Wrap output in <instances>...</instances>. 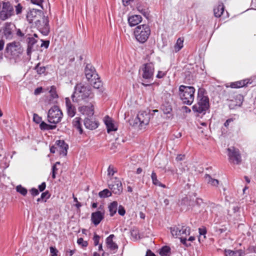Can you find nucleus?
Wrapping results in <instances>:
<instances>
[{
    "instance_id": "52",
    "label": "nucleus",
    "mask_w": 256,
    "mask_h": 256,
    "mask_svg": "<svg viewBox=\"0 0 256 256\" xmlns=\"http://www.w3.org/2000/svg\"><path fill=\"white\" fill-rule=\"evenodd\" d=\"M50 250L52 256H57V253L58 251L56 248L50 246Z\"/></svg>"
},
{
    "instance_id": "23",
    "label": "nucleus",
    "mask_w": 256,
    "mask_h": 256,
    "mask_svg": "<svg viewBox=\"0 0 256 256\" xmlns=\"http://www.w3.org/2000/svg\"><path fill=\"white\" fill-rule=\"evenodd\" d=\"M81 118L80 117L75 118L72 120V126L79 132L80 134L82 133V129L80 122Z\"/></svg>"
},
{
    "instance_id": "1",
    "label": "nucleus",
    "mask_w": 256,
    "mask_h": 256,
    "mask_svg": "<svg viewBox=\"0 0 256 256\" xmlns=\"http://www.w3.org/2000/svg\"><path fill=\"white\" fill-rule=\"evenodd\" d=\"M92 97V94L90 87L82 84H77L75 86L74 92L72 96V101L78 102L80 100H86L88 98Z\"/></svg>"
},
{
    "instance_id": "7",
    "label": "nucleus",
    "mask_w": 256,
    "mask_h": 256,
    "mask_svg": "<svg viewBox=\"0 0 256 256\" xmlns=\"http://www.w3.org/2000/svg\"><path fill=\"white\" fill-rule=\"evenodd\" d=\"M108 182V188L112 193L119 195L122 192L123 190L122 184L118 178H110Z\"/></svg>"
},
{
    "instance_id": "29",
    "label": "nucleus",
    "mask_w": 256,
    "mask_h": 256,
    "mask_svg": "<svg viewBox=\"0 0 256 256\" xmlns=\"http://www.w3.org/2000/svg\"><path fill=\"white\" fill-rule=\"evenodd\" d=\"M184 38H179L176 42V44H175L174 46V50L175 52H178L180 51L184 46Z\"/></svg>"
},
{
    "instance_id": "48",
    "label": "nucleus",
    "mask_w": 256,
    "mask_h": 256,
    "mask_svg": "<svg viewBox=\"0 0 256 256\" xmlns=\"http://www.w3.org/2000/svg\"><path fill=\"white\" fill-rule=\"evenodd\" d=\"M16 14H20L22 12V6L20 4H18L16 6Z\"/></svg>"
},
{
    "instance_id": "60",
    "label": "nucleus",
    "mask_w": 256,
    "mask_h": 256,
    "mask_svg": "<svg viewBox=\"0 0 256 256\" xmlns=\"http://www.w3.org/2000/svg\"><path fill=\"white\" fill-rule=\"evenodd\" d=\"M145 256H156V254L150 250H148Z\"/></svg>"
},
{
    "instance_id": "4",
    "label": "nucleus",
    "mask_w": 256,
    "mask_h": 256,
    "mask_svg": "<svg viewBox=\"0 0 256 256\" xmlns=\"http://www.w3.org/2000/svg\"><path fill=\"white\" fill-rule=\"evenodd\" d=\"M150 33V27L146 24L137 26L134 30V35L136 40L142 44L148 40Z\"/></svg>"
},
{
    "instance_id": "35",
    "label": "nucleus",
    "mask_w": 256,
    "mask_h": 256,
    "mask_svg": "<svg viewBox=\"0 0 256 256\" xmlns=\"http://www.w3.org/2000/svg\"><path fill=\"white\" fill-rule=\"evenodd\" d=\"M225 254L226 256H240V250L234 251L230 250H226Z\"/></svg>"
},
{
    "instance_id": "13",
    "label": "nucleus",
    "mask_w": 256,
    "mask_h": 256,
    "mask_svg": "<svg viewBox=\"0 0 256 256\" xmlns=\"http://www.w3.org/2000/svg\"><path fill=\"white\" fill-rule=\"evenodd\" d=\"M85 75L88 82L98 78V76L94 68L90 64H88L86 66Z\"/></svg>"
},
{
    "instance_id": "59",
    "label": "nucleus",
    "mask_w": 256,
    "mask_h": 256,
    "mask_svg": "<svg viewBox=\"0 0 256 256\" xmlns=\"http://www.w3.org/2000/svg\"><path fill=\"white\" fill-rule=\"evenodd\" d=\"M233 122V119L232 118H228V119L226 122L224 123V126L228 128V126L230 125V124L232 122Z\"/></svg>"
},
{
    "instance_id": "49",
    "label": "nucleus",
    "mask_w": 256,
    "mask_h": 256,
    "mask_svg": "<svg viewBox=\"0 0 256 256\" xmlns=\"http://www.w3.org/2000/svg\"><path fill=\"white\" fill-rule=\"evenodd\" d=\"M33 120L36 124H39L42 121V118L38 114H34L33 116Z\"/></svg>"
},
{
    "instance_id": "50",
    "label": "nucleus",
    "mask_w": 256,
    "mask_h": 256,
    "mask_svg": "<svg viewBox=\"0 0 256 256\" xmlns=\"http://www.w3.org/2000/svg\"><path fill=\"white\" fill-rule=\"evenodd\" d=\"M118 213L120 216H124L126 214V210L123 206L120 205L118 208Z\"/></svg>"
},
{
    "instance_id": "5",
    "label": "nucleus",
    "mask_w": 256,
    "mask_h": 256,
    "mask_svg": "<svg viewBox=\"0 0 256 256\" xmlns=\"http://www.w3.org/2000/svg\"><path fill=\"white\" fill-rule=\"evenodd\" d=\"M154 70V65L152 63H147L142 65L140 70L142 72V78L146 80V82H150L153 80Z\"/></svg>"
},
{
    "instance_id": "33",
    "label": "nucleus",
    "mask_w": 256,
    "mask_h": 256,
    "mask_svg": "<svg viewBox=\"0 0 256 256\" xmlns=\"http://www.w3.org/2000/svg\"><path fill=\"white\" fill-rule=\"evenodd\" d=\"M112 194V191L107 188H106L98 192V196L100 198H106L110 196Z\"/></svg>"
},
{
    "instance_id": "44",
    "label": "nucleus",
    "mask_w": 256,
    "mask_h": 256,
    "mask_svg": "<svg viewBox=\"0 0 256 256\" xmlns=\"http://www.w3.org/2000/svg\"><path fill=\"white\" fill-rule=\"evenodd\" d=\"M77 243L78 245L81 246L82 247H86L88 245V243L86 241L84 240L82 238H78L77 240Z\"/></svg>"
},
{
    "instance_id": "16",
    "label": "nucleus",
    "mask_w": 256,
    "mask_h": 256,
    "mask_svg": "<svg viewBox=\"0 0 256 256\" xmlns=\"http://www.w3.org/2000/svg\"><path fill=\"white\" fill-rule=\"evenodd\" d=\"M78 110L82 114L86 115L88 117H91L94 114V108L92 104L89 106H80L78 108Z\"/></svg>"
},
{
    "instance_id": "40",
    "label": "nucleus",
    "mask_w": 256,
    "mask_h": 256,
    "mask_svg": "<svg viewBox=\"0 0 256 256\" xmlns=\"http://www.w3.org/2000/svg\"><path fill=\"white\" fill-rule=\"evenodd\" d=\"M198 232L200 236L198 238V240L200 242L202 238V236H204V238H206V234L207 231L205 227H202L198 228Z\"/></svg>"
},
{
    "instance_id": "28",
    "label": "nucleus",
    "mask_w": 256,
    "mask_h": 256,
    "mask_svg": "<svg viewBox=\"0 0 256 256\" xmlns=\"http://www.w3.org/2000/svg\"><path fill=\"white\" fill-rule=\"evenodd\" d=\"M89 82L94 88L98 89L102 86V82L98 76V78L92 80Z\"/></svg>"
},
{
    "instance_id": "43",
    "label": "nucleus",
    "mask_w": 256,
    "mask_h": 256,
    "mask_svg": "<svg viewBox=\"0 0 256 256\" xmlns=\"http://www.w3.org/2000/svg\"><path fill=\"white\" fill-rule=\"evenodd\" d=\"M60 164V162H56V164H54L52 166V178L53 179H54L56 178V171L58 170V168H56V165L57 164Z\"/></svg>"
},
{
    "instance_id": "22",
    "label": "nucleus",
    "mask_w": 256,
    "mask_h": 256,
    "mask_svg": "<svg viewBox=\"0 0 256 256\" xmlns=\"http://www.w3.org/2000/svg\"><path fill=\"white\" fill-rule=\"evenodd\" d=\"M37 40L32 37L28 38V48L27 54L28 55L30 54L32 50H34V46L36 43Z\"/></svg>"
},
{
    "instance_id": "32",
    "label": "nucleus",
    "mask_w": 256,
    "mask_h": 256,
    "mask_svg": "<svg viewBox=\"0 0 256 256\" xmlns=\"http://www.w3.org/2000/svg\"><path fill=\"white\" fill-rule=\"evenodd\" d=\"M170 252V248L168 246H162L159 250V254L160 256H169Z\"/></svg>"
},
{
    "instance_id": "26",
    "label": "nucleus",
    "mask_w": 256,
    "mask_h": 256,
    "mask_svg": "<svg viewBox=\"0 0 256 256\" xmlns=\"http://www.w3.org/2000/svg\"><path fill=\"white\" fill-rule=\"evenodd\" d=\"M224 6L221 3L219 4L216 8H214V15L216 17H220L224 12Z\"/></svg>"
},
{
    "instance_id": "19",
    "label": "nucleus",
    "mask_w": 256,
    "mask_h": 256,
    "mask_svg": "<svg viewBox=\"0 0 256 256\" xmlns=\"http://www.w3.org/2000/svg\"><path fill=\"white\" fill-rule=\"evenodd\" d=\"M104 124L106 125L107 131L110 132L112 131H116L117 126L114 124L113 120L108 116H106L104 119Z\"/></svg>"
},
{
    "instance_id": "54",
    "label": "nucleus",
    "mask_w": 256,
    "mask_h": 256,
    "mask_svg": "<svg viewBox=\"0 0 256 256\" xmlns=\"http://www.w3.org/2000/svg\"><path fill=\"white\" fill-rule=\"evenodd\" d=\"M100 239V237L99 236L97 235L96 234H95L94 235L93 240H94V246H97L98 244Z\"/></svg>"
},
{
    "instance_id": "62",
    "label": "nucleus",
    "mask_w": 256,
    "mask_h": 256,
    "mask_svg": "<svg viewBox=\"0 0 256 256\" xmlns=\"http://www.w3.org/2000/svg\"><path fill=\"white\" fill-rule=\"evenodd\" d=\"M180 239L181 242L182 244H184L185 246H187V244H186V240H187L186 238L180 237Z\"/></svg>"
},
{
    "instance_id": "39",
    "label": "nucleus",
    "mask_w": 256,
    "mask_h": 256,
    "mask_svg": "<svg viewBox=\"0 0 256 256\" xmlns=\"http://www.w3.org/2000/svg\"><path fill=\"white\" fill-rule=\"evenodd\" d=\"M162 109L163 110L164 112L166 114H170V112L172 111V106L168 104H167L166 105L163 104L162 106Z\"/></svg>"
},
{
    "instance_id": "34",
    "label": "nucleus",
    "mask_w": 256,
    "mask_h": 256,
    "mask_svg": "<svg viewBox=\"0 0 256 256\" xmlns=\"http://www.w3.org/2000/svg\"><path fill=\"white\" fill-rule=\"evenodd\" d=\"M3 34L6 38H10L12 36V32L9 26H6L3 30Z\"/></svg>"
},
{
    "instance_id": "8",
    "label": "nucleus",
    "mask_w": 256,
    "mask_h": 256,
    "mask_svg": "<svg viewBox=\"0 0 256 256\" xmlns=\"http://www.w3.org/2000/svg\"><path fill=\"white\" fill-rule=\"evenodd\" d=\"M2 4V9L0 12V18L5 20L14 15V10L12 6L9 2H3Z\"/></svg>"
},
{
    "instance_id": "11",
    "label": "nucleus",
    "mask_w": 256,
    "mask_h": 256,
    "mask_svg": "<svg viewBox=\"0 0 256 256\" xmlns=\"http://www.w3.org/2000/svg\"><path fill=\"white\" fill-rule=\"evenodd\" d=\"M230 162L235 164H238L241 162V156L239 150L234 146L227 149Z\"/></svg>"
},
{
    "instance_id": "51",
    "label": "nucleus",
    "mask_w": 256,
    "mask_h": 256,
    "mask_svg": "<svg viewBox=\"0 0 256 256\" xmlns=\"http://www.w3.org/2000/svg\"><path fill=\"white\" fill-rule=\"evenodd\" d=\"M43 0H31V2L32 4H36L41 7L42 9H43L42 4L43 2Z\"/></svg>"
},
{
    "instance_id": "12",
    "label": "nucleus",
    "mask_w": 256,
    "mask_h": 256,
    "mask_svg": "<svg viewBox=\"0 0 256 256\" xmlns=\"http://www.w3.org/2000/svg\"><path fill=\"white\" fill-rule=\"evenodd\" d=\"M150 120V114L146 111H140L137 114L135 119L136 124L139 122L141 127L144 126L148 124Z\"/></svg>"
},
{
    "instance_id": "15",
    "label": "nucleus",
    "mask_w": 256,
    "mask_h": 256,
    "mask_svg": "<svg viewBox=\"0 0 256 256\" xmlns=\"http://www.w3.org/2000/svg\"><path fill=\"white\" fill-rule=\"evenodd\" d=\"M66 108L68 116L74 117L76 114V108L69 98H65Z\"/></svg>"
},
{
    "instance_id": "30",
    "label": "nucleus",
    "mask_w": 256,
    "mask_h": 256,
    "mask_svg": "<svg viewBox=\"0 0 256 256\" xmlns=\"http://www.w3.org/2000/svg\"><path fill=\"white\" fill-rule=\"evenodd\" d=\"M246 80L238 81L230 83V87L232 88H240L246 85Z\"/></svg>"
},
{
    "instance_id": "42",
    "label": "nucleus",
    "mask_w": 256,
    "mask_h": 256,
    "mask_svg": "<svg viewBox=\"0 0 256 256\" xmlns=\"http://www.w3.org/2000/svg\"><path fill=\"white\" fill-rule=\"evenodd\" d=\"M151 178L152 184L154 185L157 186L160 182L157 178V176L156 174V173L154 171H153L152 173Z\"/></svg>"
},
{
    "instance_id": "36",
    "label": "nucleus",
    "mask_w": 256,
    "mask_h": 256,
    "mask_svg": "<svg viewBox=\"0 0 256 256\" xmlns=\"http://www.w3.org/2000/svg\"><path fill=\"white\" fill-rule=\"evenodd\" d=\"M34 70L36 71L37 73L39 74H43L46 72V68L44 66H40V64L38 63L34 68Z\"/></svg>"
},
{
    "instance_id": "14",
    "label": "nucleus",
    "mask_w": 256,
    "mask_h": 256,
    "mask_svg": "<svg viewBox=\"0 0 256 256\" xmlns=\"http://www.w3.org/2000/svg\"><path fill=\"white\" fill-rule=\"evenodd\" d=\"M104 211L98 210L91 214V221L96 226H98L104 218Z\"/></svg>"
},
{
    "instance_id": "17",
    "label": "nucleus",
    "mask_w": 256,
    "mask_h": 256,
    "mask_svg": "<svg viewBox=\"0 0 256 256\" xmlns=\"http://www.w3.org/2000/svg\"><path fill=\"white\" fill-rule=\"evenodd\" d=\"M128 24L130 27L138 24L142 21V17L140 15L134 14L128 16Z\"/></svg>"
},
{
    "instance_id": "18",
    "label": "nucleus",
    "mask_w": 256,
    "mask_h": 256,
    "mask_svg": "<svg viewBox=\"0 0 256 256\" xmlns=\"http://www.w3.org/2000/svg\"><path fill=\"white\" fill-rule=\"evenodd\" d=\"M84 125L86 128L92 130L98 127V123L96 120L86 118L84 120Z\"/></svg>"
},
{
    "instance_id": "27",
    "label": "nucleus",
    "mask_w": 256,
    "mask_h": 256,
    "mask_svg": "<svg viewBox=\"0 0 256 256\" xmlns=\"http://www.w3.org/2000/svg\"><path fill=\"white\" fill-rule=\"evenodd\" d=\"M19 46L20 43L14 42L7 44L6 50L8 52H12L14 50H16V48H18Z\"/></svg>"
},
{
    "instance_id": "64",
    "label": "nucleus",
    "mask_w": 256,
    "mask_h": 256,
    "mask_svg": "<svg viewBox=\"0 0 256 256\" xmlns=\"http://www.w3.org/2000/svg\"><path fill=\"white\" fill-rule=\"evenodd\" d=\"M4 44V40H0V50H3Z\"/></svg>"
},
{
    "instance_id": "45",
    "label": "nucleus",
    "mask_w": 256,
    "mask_h": 256,
    "mask_svg": "<svg viewBox=\"0 0 256 256\" xmlns=\"http://www.w3.org/2000/svg\"><path fill=\"white\" fill-rule=\"evenodd\" d=\"M50 94L51 96V98L54 99L58 98V96L56 94V89L54 86L51 87V89L50 90Z\"/></svg>"
},
{
    "instance_id": "53",
    "label": "nucleus",
    "mask_w": 256,
    "mask_h": 256,
    "mask_svg": "<svg viewBox=\"0 0 256 256\" xmlns=\"http://www.w3.org/2000/svg\"><path fill=\"white\" fill-rule=\"evenodd\" d=\"M167 72H163V71H158V74L156 75V78H164Z\"/></svg>"
},
{
    "instance_id": "37",
    "label": "nucleus",
    "mask_w": 256,
    "mask_h": 256,
    "mask_svg": "<svg viewBox=\"0 0 256 256\" xmlns=\"http://www.w3.org/2000/svg\"><path fill=\"white\" fill-rule=\"evenodd\" d=\"M16 190L17 192L20 193L22 195L25 196L28 192L27 190L22 186L21 185H18L16 187Z\"/></svg>"
},
{
    "instance_id": "56",
    "label": "nucleus",
    "mask_w": 256,
    "mask_h": 256,
    "mask_svg": "<svg viewBox=\"0 0 256 256\" xmlns=\"http://www.w3.org/2000/svg\"><path fill=\"white\" fill-rule=\"evenodd\" d=\"M38 190L40 192H43L46 188V184L45 182H42L40 185L38 186Z\"/></svg>"
},
{
    "instance_id": "46",
    "label": "nucleus",
    "mask_w": 256,
    "mask_h": 256,
    "mask_svg": "<svg viewBox=\"0 0 256 256\" xmlns=\"http://www.w3.org/2000/svg\"><path fill=\"white\" fill-rule=\"evenodd\" d=\"M42 23L44 24V26L45 27L46 29L48 28V17L42 14Z\"/></svg>"
},
{
    "instance_id": "61",
    "label": "nucleus",
    "mask_w": 256,
    "mask_h": 256,
    "mask_svg": "<svg viewBox=\"0 0 256 256\" xmlns=\"http://www.w3.org/2000/svg\"><path fill=\"white\" fill-rule=\"evenodd\" d=\"M184 155L179 154L176 158V160L177 161H181L184 159Z\"/></svg>"
},
{
    "instance_id": "31",
    "label": "nucleus",
    "mask_w": 256,
    "mask_h": 256,
    "mask_svg": "<svg viewBox=\"0 0 256 256\" xmlns=\"http://www.w3.org/2000/svg\"><path fill=\"white\" fill-rule=\"evenodd\" d=\"M40 127L42 130H50L55 129L56 128V126L50 125L47 124L44 122H42L40 124Z\"/></svg>"
},
{
    "instance_id": "63",
    "label": "nucleus",
    "mask_w": 256,
    "mask_h": 256,
    "mask_svg": "<svg viewBox=\"0 0 256 256\" xmlns=\"http://www.w3.org/2000/svg\"><path fill=\"white\" fill-rule=\"evenodd\" d=\"M16 35L18 36L22 37L24 34L21 32L20 29H18L16 30Z\"/></svg>"
},
{
    "instance_id": "3",
    "label": "nucleus",
    "mask_w": 256,
    "mask_h": 256,
    "mask_svg": "<svg viewBox=\"0 0 256 256\" xmlns=\"http://www.w3.org/2000/svg\"><path fill=\"white\" fill-rule=\"evenodd\" d=\"M203 90L199 89L198 91V102L192 106L194 112L205 114L210 106L208 98L203 94Z\"/></svg>"
},
{
    "instance_id": "6",
    "label": "nucleus",
    "mask_w": 256,
    "mask_h": 256,
    "mask_svg": "<svg viewBox=\"0 0 256 256\" xmlns=\"http://www.w3.org/2000/svg\"><path fill=\"white\" fill-rule=\"evenodd\" d=\"M62 112L57 106L52 108L48 112V120L49 122L56 124L60 122Z\"/></svg>"
},
{
    "instance_id": "20",
    "label": "nucleus",
    "mask_w": 256,
    "mask_h": 256,
    "mask_svg": "<svg viewBox=\"0 0 256 256\" xmlns=\"http://www.w3.org/2000/svg\"><path fill=\"white\" fill-rule=\"evenodd\" d=\"M56 144L59 148L60 154L66 156L68 148V145L63 140H59L56 141Z\"/></svg>"
},
{
    "instance_id": "55",
    "label": "nucleus",
    "mask_w": 256,
    "mask_h": 256,
    "mask_svg": "<svg viewBox=\"0 0 256 256\" xmlns=\"http://www.w3.org/2000/svg\"><path fill=\"white\" fill-rule=\"evenodd\" d=\"M30 192L32 196H36L39 194L38 190L36 188H32L30 190Z\"/></svg>"
},
{
    "instance_id": "57",
    "label": "nucleus",
    "mask_w": 256,
    "mask_h": 256,
    "mask_svg": "<svg viewBox=\"0 0 256 256\" xmlns=\"http://www.w3.org/2000/svg\"><path fill=\"white\" fill-rule=\"evenodd\" d=\"M42 44H41V47H45L46 48H48L49 46V41L48 40H42Z\"/></svg>"
},
{
    "instance_id": "41",
    "label": "nucleus",
    "mask_w": 256,
    "mask_h": 256,
    "mask_svg": "<svg viewBox=\"0 0 256 256\" xmlns=\"http://www.w3.org/2000/svg\"><path fill=\"white\" fill-rule=\"evenodd\" d=\"M116 172V170H114V166L110 165L109 166L108 169V176L110 178H112V176L114 175V174Z\"/></svg>"
},
{
    "instance_id": "9",
    "label": "nucleus",
    "mask_w": 256,
    "mask_h": 256,
    "mask_svg": "<svg viewBox=\"0 0 256 256\" xmlns=\"http://www.w3.org/2000/svg\"><path fill=\"white\" fill-rule=\"evenodd\" d=\"M42 14V10L33 8L28 12L26 18L29 23L34 22L36 26H39V24L40 23V19Z\"/></svg>"
},
{
    "instance_id": "58",
    "label": "nucleus",
    "mask_w": 256,
    "mask_h": 256,
    "mask_svg": "<svg viewBox=\"0 0 256 256\" xmlns=\"http://www.w3.org/2000/svg\"><path fill=\"white\" fill-rule=\"evenodd\" d=\"M42 87L38 88L34 90V94L36 95H38V94H40V93H41L42 92Z\"/></svg>"
},
{
    "instance_id": "47",
    "label": "nucleus",
    "mask_w": 256,
    "mask_h": 256,
    "mask_svg": "<svg viewBox=\"0 0 256 256\" xmlns=\"http://www.w3.org/2000/svg\"><path fill=\"white\" fill-rule=\"evenodd\" d=\"M50 194H49V192L48 191L46 190L44 192H42V194H41V198H42L43 200H44V198H46V200H44V202H46V200L48 199L50 197Z\"/></svg>"
},
{
    "instance_id": "2",
    "label": "nucleus",
    "mask_w": 256,
    "mask_h": 256,
    "mask_svg": "<svg viewBox=\"0 0 256 256\" xmlns=\"http://www.w3.org/2000/svg\"><path fill=\"white\" fill-rule=\"evenodd\" d=\"M195 92L196 90L193 86L180 85L178 88V94L182 103L192 104L194 100Z\"/></svg>"
},
{
    "instance_id": "21",
    "label": "nucleus",
    "mask_w": 256,
    "mask_h": 256,
    "mask_svg": "<svg viewBox=\"0 0 256 256\" xmlns=\"http://www.w3.org/2000/svg\"><path fill=\"white\" fill-rule=\"evenodd\" d=\"M205 182L210 186L214 187H217L219 184V181L213 178L210 174H206L204 176Z\"/></svg>"
},
{
    "instance_id": "10",
    "label": "nucleus",
    "mask_w": 256,
    "mask_h": 256,
    "mask_svg": "<svg viewBox=\"0 0 256 256\" xmlns=\"http://www.w3.org/2000/svg\"><path fill=\"white\" fill-rule=\"evenodd\" d=\"M170 230L172 236L176 238L186 236L190 234V228L186 226L171 227Z\"/></svg>"
},
{
    "instance_id": "25",
    "label": "nucleus",
    "mask_w": 256,
    "mask_h": 256,
    "mask_svg": "<svg viewBox=\"0 0 256 256\" xmlns=\"http://www.w3.org/2000/svg\"><path fill=\"white\" fill-rule=\"evenodd\" d=\"M118 202L116 201H114L108 205V208L110 212V216H112L114 214H116L118 210Z\"/></svg>"
},
{
    "instance_id": "38",
    "label": "nucleus",
    "mask_w": 256,
    "mask_h": 256,
    "mask_svg": "<svg viewBox=\"0 0 256 256\" xmlns=\"http://www.w3.org/2000/svg\"><path fill=\"white\" fill-rule=\"evenodd\" d=\"M138 10L144 15L146 18H148L149 16V12L147 8H144L142 6H138L137 8Z\"/></svg>"
},
{
    "instance_id": "24",
    "label": "nucleus",
    "mask_w": 256,
    "mask_h": 256,
    "mask_svg": "<svg viewBox=\"0 0 256 256\" xmlns=\"http://www.w3.org/2000/svg\"><path fill=\"white\" fill-rule=\"evenodd\" d=\"M114 237V234H110L106 239V242L108 247L111 250H113L118 248L116 244L114 243L112 240Z\"/></svg>"
}]
</instances>
